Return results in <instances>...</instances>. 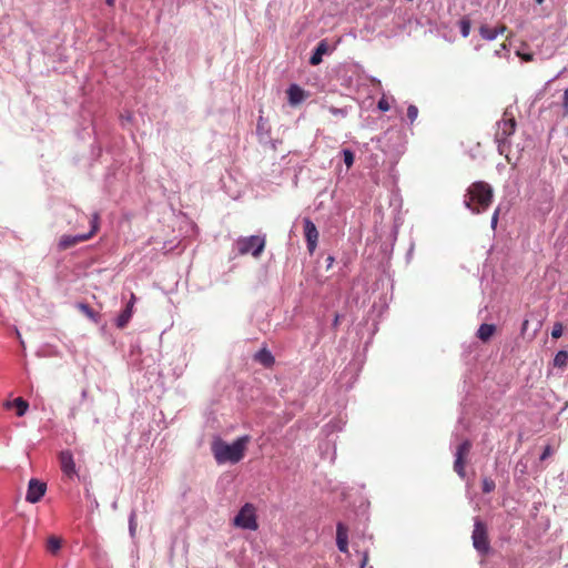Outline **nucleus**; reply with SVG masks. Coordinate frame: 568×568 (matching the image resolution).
Returning a JSON list of instances; mask_svg holds the SVG:
<instances>
[{
  "label": "nucleus",
  "mask_w": 568,
  "mask_h": 568,
  "mask_svg": "<svg viewBox=\"0 0 568 568\" xmlns=\"http://www.w3.org/2000/svg\"><path fill=\"white\" fill-rule=\"evenodd\" d=\"M250 440L248 435L240 436L232 443H227L221 437H214L211 449L215 462L219 465L236 464L241 462Z\"/></svg>",
  "instance_id": "f257e3e1"
},
{
  "label": "nucleus",
  "mask_w": 568,
  "mask_h": 568,
  "mask_svg": "<svg viewBox=\"0 0 568 568\" xmlns=\"http://www.w3.org/2000/svg\"><path fill=\"white\" fill-rule=\"evenodd\" d=\"M494 199V190L487 182L471 183L465 194L464 204L475 214H480L490 206Z\"/></svg>",
  "instance_id": "f03ea898"
},
{
  "label": "nucleus",
  "mask_w": 568,
  "mask_h": 568,
  "mask_svg": "<svg viewBox=\"0 0 568 568\" xmlns=\"http://www.w3.org/2000/svg\"><path fill=\"white\" fill-rule=\"evenodd\" d=\"M235 245L240 255L252 254L254 257H258L265 247V236H240L236 239Z\"/></svg>",
  "instance_id": "7ed1b4c3"
},
{
  "label": "nucleus",
  "mask_w": 568,
  "mask_h": 568,
  "mask_svg": "<svg viewBox=\"0 0 568 568\" xmlns=\"http://www.w3.org/2000/svg\"><path fill=\"white\" fill-rule=\"evenodd\" d=\"M233 525L243 530H256L258 524L255 506L251 503L244 504L233 518Z\"/></svg>",
  "instance_id": "20e7f679"
},
{
  "label": "nucleus",
  "mask_w": 568,
  "mask_h": 568,
  "mask_svg": "<svg viewBox=\"0 0 568 568\" xmlns=\"http://www.w3.org/2000/svg\"><path fill=\"white\" fill-rule=\"evenodd\" d=\"M99 221H100L99 213H97V212L93 213L91 216V220H90V225H91L90 231L87 233L75 234V235H71V234L62 235L58 243L59 248L67 250L69 247L77 245L80 242H84V241L91 239L99 230Z\"/></svg>",
  "instance_id": "39448f33"
},
{
  "label": "nucleus",
  "mask_w": 568,
  "mask_h": 568,
  "mask_svg": "<svg viewBox=\"0 0 568 568\" xmlns=\"http://www.w3.org/2000/svg\"><path fill=\"white\" fill-rule=\"evenodd\" d=\"M474 548L480 554L485 555L489 551V538L486 525L479 520H475L474 530L471 535Z\"/></svg>",
  "instance_id": "423d86ee"
},
{
  "label": "nucleus",
  "mask_w": 568,
  "mask_h": 568,
  "mask_svg": "<svg viewBox=\"0 0 568 568\" xmlns=\"http://www.w3.org/2000/svg\"><path fill=\"white\" fill-rule=\"evenodd\" d=\"M498 128L495 134L498 143H505L507 139L515 133L516 120L514 114L507 109L501 120L497 123Z\"/></svg>",
  "instance_id": "0eeeda50"
},
{
  "label": "nucleus",
  "mask_w": 568,
  "mask_h": 568,
  "mask_svg": "<svg viewBox=\"0 0 568 568\" xmlns=\"http://www.w3.org/2000/svg\"><path fill=\"white\" fill-rule=\"evenodd\" d=\"M47 491V484L37 478H31L28 484L26 500L30 504H36L42 499Z\"/></svg>",
  "instance_id": "6e6552de"
},
{
  "label": "nucleus",
  "mask_w": 568,
  "mask_h": 568,
  "mask_svg": "<svg viewBox=\"0 0 568 568\" xmlns=\"http://www.w3.org/2000/svg\"><path fill=\"white\" fill-rule=\"evenodd\" d=\"M304 234L310 253H313L317 246L318 231L316 225L308 219H304Z\"/></svg>",
  "instance_id": "1a4fd4ad"
},
{
  "label": "nucleus",
  "mask_w": 568,
  "mask_h": 568,
  "mask_svg": "<svg viewBox=\"0 0 568 568\" xmlns=\"http://www.w3.org/2000/svg\"><path fill=\"white\" fill-rule=\"evenodd\" d=\"M60 464L62 471L69 476H75L78 474L73 455L70 450H64L60 454Z\"/></svg>",
  "instance_id": "9d476101"
},
{
  "label": "nucleus",
  "mask_w": 568,
  "mask_h": 568,
  "mask_svg": "<svg viewBox=\"0 0 568 568\" xmlns=\"http://www.w3.org/2000/svg\"><path fill=\"white\" fill-rule=\"evenodd\" d=\"M507 30L505 24H499L495 28H491L487 24H481L479 27V34L483 39L491 41L496 39L498 34H503Z\"/></svg>",
  "instance_id": "9b49d317"
},
{
  "label": "nucleus",
  "mask_w": 568,
  "mask_h": 568,
  "mask_svg": "<svg viewBox=\"0 0 568 568\" xmlns=\"http://www.w3.org/2000/svg\"><path fill=\"white\" fill-rule=\"evenodd\" d=\"M288 102L291 105H297L302 103L305 98V91L297 84L293 83L287 89Z\"/></svg>",
  "instance_id": "f8f14e48"
},
{
  "label": "nucleus",
  "mask_w": 568,
  "mask_h": 568,
  "mask_svg": "<svg viewBox=\"0 0 568 568\" xmlns=\"http://www.w3.org/2000/svg\"><path fill=\"white\" fill-rule=\"evenodd\" d=\"M336 544L341 552H347V528L342 523L336 526Z\"/></svg>",
  "instance_id": "ddd939ff"
},
{
  "label": "nucleus",
  "mask_w": 568,
  "mask_h": 568,
  "mask_svg": "<svg viewBox=\"0 0 568 568\" xmlns=\"http://www.w3.org/2000/svg\"><path fill=\"white\" fill-rule=\"evenodd\" d=\"M496 332V326L494 324H481L477 331V337L486 343L488 342L493 335L495 334Z\"/></svg>",
  "instance_id": "4468645a"
},
{
  "label": "nucleus",
  "mask_w": 568,
  "mask_h": 568,
  "mask_svg": "<svg viewBox=\"0 0 568 568\" xmlns=\"http://www.w3.org/2000/svg\"><path fill=\"white\" fill-rule=\"evenodd\" d=\"M327 50H328V47H327L326 42L325 41H321L317 44V47H316L315 51L313 52V54L311 55L310 63L313 64V65H316V64L321 63L322 57H323L324 53L327 52Z\"/></svg>",
  "instance_id": "2eb2a0df"
},
{
  "label": "nucleus",
  "mask_w": 568,
  "mask_h": 568,
  "mask_svg": "<svg viewBox=\"0 0 568 568\" xmlns=\"http://www.w3.org/2000/svg\"><path fill=\"white\" fill-rule=\"evenodd\" d=\"M255 359L257 362H260L261 364H263L264 366L266 367H270L274 364L275 362V358L274 356L272 355V353L270 351H267L266 348H262L260 349L256 354H255Z\"/></svg>",
  "instance_id": "dca6fc26"
},
{
  "label": "nucleus",
  "mask_w": 568,
  "mask_h": 568,
  "mask_svg": "<svg viewBox=\"0 0 568 568\" xmlns=\"http://www.w3.org/2000/svg\"><path fill=\"white\" fill-rule=\"evenodd\" d=\"M133 315V311H131L130 308H124L120 314L119 316L116 317L115 320V325L119 327V328H123L131 320Z\"/></svg>",
  "instance_id": "f3484780"
},
{
  "label": "nucleus",
  "mask_w": 568,
  "mask_h": 568,
  "mask_svg": "<svg viewBox=\"0 0 568 568\" xmlns=\"http://www.w3.org/2000/svg\"><path fill=\"white\" fill-rule=\"evenodd\" d=\"M11 405L17 407V409H18L17 415L20 417L23 416L29 408V404L21 397L13 399V402H11V403L10 402L7 403L8 407H10Z\"/></svg>",
  "instance_id": "a211bd4d"
},
{
  "label": "nucleus",
  "mask_w": 568,
  "mask_h": 568,
  "mask_svg": "<svg viewBox=\"0 0 568 568\" xmlns=\"http://www.w3.org/2000/svg\"><path fill=\"white\" fill-rule=\"evenodd\" d=\"M78 308L92 322L98 323L100 316L97 312H94L88 304L79 303Z\"/></svg>",
  "instance_id": "6ab92c4d"
},
{
  "label": "nucleus",
  "mask_w": 568,
  "mask_h": 568,
  "mask_svg": "<svg viewBox=\"0 0 568 568\" xmlns=\"http://www.w3.org/2000/svg\"><path fill=\"white\" fill-rule=\"evenodd\" d=\"M470 449H471V443L468 439H466L462 444L458 445L455 456L458 458L466 459L470 453Z\"/></svg>",
  "instance_id": "aec40b11"
},
{
  "label": "nucleus",
  "mask_w": 568,
  "mask_h": 568,
  "mask_svg": "<svg viewBox=\"0 0 568 568\" xmlns=\"http://www.w3.org/2000/svg\"><path fill=\"white\" fill-rule=\"evenodd\" d=\"M568 364V353L566 351H559L554 358V366L565 368Z\"/></svg>",
  "instance_id": "412c9836"
},
{
  "label": "nucleus",
  "mask_w": 568,
  "mask_h": 568,
  "mask_svg": "<svg viewBox=\"0 0 568 568\" xmlns=\"http://www.w3.org/2000/svg\"><path fill=\"white\" fill-rule=\"evenodd\" d=\"M256 133L261 139H265L268 136L267 123L262 116H260L257 121Z\"/></svg>",
  "instance_id": "4be33fe9"
},
{
  "label": "nucleus",
  "mask_w": 568,
  "mask_h": 568,
  "mask_svg": "<svg viewBox=\"0 0 568 568\" xmlns=\"http://www.w3.org/2000/svg\"><path fill=\"white\" fill-rule=\"evenodd\" d=\"M47 547L50 552H52V554L58 552L61 548V539L58 537H54V536L50 537L48 539Z\"/></svg>",
  "instance_id": "5701e85b"
},
{
  "label": "nucleus",
  "mask_w": 568,
  "mask_h": 568,
  "mask_svg": "<svg viewBox=\"0 0 568 568\" xmlns=\"http://www.w3.org/2000/svg\"><path fill=\"white\" fill-rule=\"evenodd\" d=\"M465 465L466 459L465 458H458L456 457L454 463V470L459 475V477L465 478L466 471H465Z\"/></svg>",
  "instance_id": "b1692460"
},
{
  "label": "nucleus",
  "mask_w": 568,
  "mask_h": 568,
  "mask_svg": "<svg viewBox=\"0 0 568 568\" xmlns=\"http://www.w3.org/2000/svg\"><path fill=\"white\" fill-rule=\"evenodd\" d=\"M135 518H136V513H135V510H132L130 516H129V532H130L131 537H134L135 536V531H136Z\"/></svg>",
  "instance_id": "393cba45"
},
{
  "label": "nucleus",
  "mask_w": 568,
  "mask_h": 568,
  "mask_svg": "<svg viewBox=\"0 0 568 568\" xmlns=\"http://www.w3.org/2000/svg\"><path fill=\"white\" fill-rule=\"evenodd\" d=\"M481 488H483V493L489 494V493H491L496 488V484H495V481L491 478L485 477L483 479V487Z\"/></svg>",
  "instance_id": "a878e982"
},
{
  "label": "nucleus",
  "mask_w": 568,
  "mask_h": 568,
  "mask_svg": "<svg viewBox=\"0 0 568 568\" xmlns=\"http://www.w3.org/2000/svg\"><path fill=\"white\" fill-rule=\"evenodd\" d=\"M417 116H418V109H417V106L410 104L407 108V118L410 121V123H413L417 119Z\"/></svg>",
  "instance_id": "bb28decb"
},
{
  "label": "nucleus",
  "mask_w": 568,
  "mask_h": 568,
  "mask_svg": "<svg viewBox=\"0 0 568 568\" xmlns=\"http://www.w3.org/2000/svg\"><path fill=\"white\" fill-rule=\"evenodd\" d=\"M470 32V21L469 20H462L460 22V33L464 38H467Z\"/></svg>",
  "instance_id": "cd10ccee"
},
{
  "label": "nucleus",
  "mask_w": 568,
  "mask_h": 568,
  "mask_svg": "<svg viewBox=\"0 0 568 568\" xmlns=\"http://www.w3.org/2000/svg\"><path fill=\"white\" fill-rule=\"evenodd\" d=\"M343 154H344V162L347 165V168L352 166V164L354 162V154H353V152L351 150H348V149H345L343 151Z\"/></svg>",
  "instance_id": "c85d7f7f"
},
{
  "label": "nucleus",
  "mask_w": 568,
  "mask_h": 568,
  "mask_svg": "<svg viewBox=\"0 0 568 568\" xmlns=\"http://www.w3.org/2000/svg\"><path fill=\"white\" fill-rule=\"evenodd\" d=\"M562 331H564L562 324L556 323L551 331V337L559 338L562 335Z\"/></svg>",
  "instance_id": "c756f323"
},
{
  "label": "nucleus",
  "mask_w": 568,
  "mask_h": 568,
  "mask_svg": "<svg viewBox=\"0 0 568 568\" xmlns=\"http://www.w3.org/2000/svg\"><path fill=\"white\" fill-rule=\"evenodd\" d=\"M378 109L381 111H388L390 109V105L387 101V99L385 97H383L379 101H378Z\"/></svg>",
  "instance_id": "7c9ffc66"
},
{
  "label": "nucleus",
  "mask_w": 568,
  "mask_h": 568,
  "mask_svg": "<svg viewBox=\"0 0 568 568\" xmlns=\"http://www.w3.org/2000/svg\"><path fill=\"white\" fill-rule=\"evenodd\" d=\"M517 55L520 57L525 62H530L534 60V53H521L520 51H517Z\"/></svg>",
  "instance_id": "2f4dec72"
},
{
  "label": "nucleus",
  "mask_w": 568,
  "mask_h": 568,
  "mask_svg": "<svg viewBox=\"0 0 568 568\" xmlns=\"http://www.w3.org/2000/svg\"><path fill=\"white\" fill-rule=\"evenodd\" d=\"M500 209L497 207L491 216V227L495 230L498 223V216H499Z\"/></svg>",
  "instance_id": "473e14b6"
},
{
  "label": "nucleus",
  "mask_w": 568,
  "mask_h": 568,
  "mask_svg": "<svg viewBox=\"0 0 568 568\" xmlns=\"http://www.w3.org/2000/svg\"><path fill=\"white\" fill-rule=\"evenodd\" d=\"M562 106L565 109V114H568V88L564 92V102Z\"/></svg>",
  "instance_id": "72a5a7b5"
},
{
  "label": "nucleus",
  "mask_w": 568,
  "mask_h": 568,
  "mask_svg": "<svg viewBox=\"0 0 568 568\" xmlns=\"http://www.w3.org/2000/svg\"><path fill=\"white\" fill-rule=\"evenodd\" d=\"M135 295L133 293H131L130 295V301L128 302L126 304V308H130L131 311H133V307H134V304H135Z\"/></svg>",
  "instance_id": "f704fd0d"
},
{
  "label": "nucleus",
  "mask_w": 568,
  "mask_h": 568,
  "mask_svg": "<svg viewBox=\"0 0 568 568\" xmlns=\"http://www.w3.org/2000/svg\"><path fill=\"white\" fill-rule=\"evenodd\" d=\"M508 52L507 45L503 43L498 50H496V54L501 57L505 55V53Z\"/></svg>",
  "instance_id": "c9c22d12"
},
{
  "label": "nucleus",
  "mask_w": 568,
  "mask_h": 568,
  "mask_svg": "<svg viewBox=\"0 0 568 568\" xmlns=\"http://www.w3.org/2000/svg\"><path fill=\"white\" fill-rule=\"evenodd\" d=\"M551 454V448L550 446H546V448L544 449L541 456H540V460H545L547 457H549Z\"/></svg>",
  "instance_id": "e433bc0d"
},
{
  "label": "nucleus",
  "mask_w": 568,
  "mask_h": 568,
  "mask_svg": "<svg viewBox=\"0 0 568 568\" xmlns=\"http://www.w3.org/2000/svg\"><path fill=\"white\" fill-rule=\"evenodd\" d=\"M367 561H368V556H367V554H365L363 557L362 564H361V568H365L367 565Z\"/></svg>",
  "instance_id": "4c0bfd02"
},
{
  "label": "nucleus",
  "mask_w": 568,
  "mask_h": 568,
  "mask_svg": "<svg viewBox=\"0 0 568 568\" xmlns=\"http://www.w3.org/2000/svg\"><path fill=\"white\" fill-rule=\"evenodd\" d=\"M16 334H17V336H18V338H19V341H20V344H21L22 346H24V342H23V339L21 338V334H20V332H19L18 329H16Z\"/></svg>",
  "instance_id": "58836bf2"
},
{
  "label": "nucleus",
  "mask_w": 568,
  "mask_h": 568,
  "mask_svg": "<svg viewBox=\"0 0 568 568\" xmlns=\"http://www.w3.org/2000/svg\"><path fill=\"white\" fill-rule=\"evenodd\" d=\"M106 4L112 7L114 6L115 0H105Z\"/></svg>",
  "instance_id": "ea45409f"
},
{
  "label": "nucleus",
  "mask_w": 568,
  "mask_h": 568,
  "mask_svg": "<svg viewBox=\"0 0 568 568\" xmlns=\"http://www.w3.org/2000/svg\"><path fill=\"white\" fill-rule=\"evenodd\" d=\"M92 505H94L95 507H98V506H99V504H98V501H97V499H95V498H93V500H92Z\"/></svg>",
  "instance_id": "a19ab883"
},
{
  "label": "nucleus",
  "mask_w": 568,
  "mask_h": 568,
  "mask_svg": "<svg viewBox=\"0 0 568 568\" xmlns=\"http://www.w3.org/2000/svg\"><path fill=\"white\" fill-rule=\"evenodd\" d=\"M527 324H528V321H525L524 324H523V329L526 328Z\"/></svg>",
  "instance_id": "79ce46f5"
},
{
  "label": "nucleus",
  "mask_w": 568,
  "mask_h": 568,
  "mask_svg": "<svg viewBox=\"0 0 568 568\" xmlns=\"http://www.w3.org/2000/svg\"><path fill=\"white\" fill-rule=\"evenodd\" d=\"M545 0H536L538 4H542Z\"/></svg>",
  "instance_id": "37998d69"
},
{
  "label": "nucleus",
  "mask_w": 568,
  "mask_h": 568,
  "mask_svg": "<svg viewBox=\"0 0 568 568\" xmlns=\"http://www.w3.org/2000/svg\"><path fill=\"white\" fill-rule=\"evenodd\" d=\"M87 396V390H83L82 392V397H85Z\"/></svg>",
  "instance_id": "c03bdc74"
},
{
  "label": "nucleus",
  "mask_w": 568,
  "mask_h": 568,
  "mask_svg": "<svg viewBox=\"0 0 568 568\" xmlns=\"http://www.w3.org/2000/svg\"><path fill=\"white\" fill-rule=\"evenodd\" d=\"M87 497H88V498H90V497H91V495H90L89 490H87Z\"/></svg>",
  "instance_id": "a18cd8bd"
}]
</instances>
